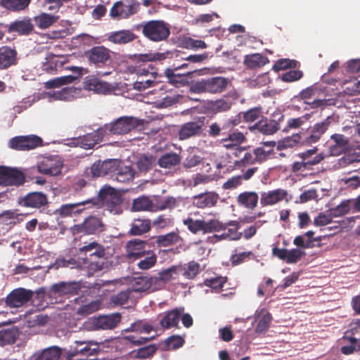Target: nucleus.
Here are the masks:
<instances>
[{
    "label": "nucleus",
    "instance_id": "44",
    "mask_svg": "<svg viewBox=\"0 0 360 360\" xmlns=\"http://www.w3.org/2000/svg\"><path fill=\"white\" fill-rule=\"evenodd\" d=\"M303 132L300 134H295L291 136H288L278 142L277 149L283 150L288 148H292L298 143L306 145L304 140L302 139Z\"/></svg>",
    "mask_w": 360,
    "mask_h": 360
},
{
    "label": "nucleus",
    "instance_id": "56",
    "mask_svg": "<svg viewBox=\"0 0 360 360\" xmlns=\"http://www.w3.org/2000/svg\"><path fill=\"white\" fill-rule=\"evenodd\" d=\"M331 140L335 143L333 146H330V150L333 152L335 150H345L349 146V139L343 134H334L330 136Z\"/></svg>",
    "mask_w": 360,
    "mask_h": 360
},
{
    "label": "nucleus",
    "instance_id": "25",
    "mask_svg": "<svg viewBox=\"0 0 360 360\" xmlns=\"http://www.w3.org/2000/svg\"><path fill=\"white\" fill-rule=\"evenodd\" d=\"M184 311V307H176L165 311L163 317L160 321V326L163 329L179 328V321Z\"/></svg>",
    "mask_w": 360,
    "mask_h": 360
},
{
    "label": "nucleus",
    "instance_id": "54",
    "mask_svg": "<svg viewBox=\"0 0 360 360\" xmlns=\"http://www.w3.org/2000/svg\"><path fill=\"white\" fill-rule=\"evenodd\" d=\"M75 79L72 75H67L50 79L44 83V87L46 89L60 87L63 85L71 84Z\"/></svg>",
    "mask_w": 360,
    "mask_h": 360
},
{
    "label": "nucleus",
    "instance_id": "38",
    "mask_svg": "<svg viewBox=\"0 0 360 360\" xmlns=\"http://www.w3.org/2000/svg\"><path fill=\"white\" fill-rule=\"evenodd\" d=\"M19 335L20 331L18 328L15 326L0 330V346L15 343Z\"/></svg>",
    "mask_w": 360,
    "mask_h": 360
},
{
    "label": "nucleus",
    "instance_id": "3",
    "mask_svg": "<svg viewBox=\"0 0 360 360\" xmlns=\"http://www.w3.org/2000/svg\"><path fill=\"white\" fill-rule=\"evenodd\" d=\"M139 27L144 37L153 42L165 41L171 34L169 25L160 20L144 22Z\"/></svg>",
    "mask_w": 360,
    "mask_h": 360
},
{
    "label": "nucleus",
    "instance_id": "31",
    "mask_svg": "<svg viewBox=\"0 0 360 360\" xmlns=\"http://www.w3.org/2000/svg\"><path fill=\"white\" fill-rule=\"evenodd\" d=\"M136 35L129 30H122L111 32L108 40L116 44H124L133 41Z\"/></svg>",
    "mask_w": 360,
    "mask_h": 360
},
{
    "label": "nucleus",
    "instance_id": "36",
    "mask_svg": "<svg viewBox=\"0 0 360 360\" xmlns=\"http://www.w3.org/2000/svg\"><path fill=\"white\" fill-rule=\"evenodd\" d=\"M158 247H169L183 240L178 232H169L167 234L157 236L154 238Z\"/></svg>",
    "mask_w": 360,
    "mask_h": 360
},
{
    "label": "nucleus",
    "instance_id": "49",
    "mask_svg": "<svg viewBox=\"0 0 360 360\" xmlns=\"http://www.w3.org/2000/svg\"><path fill=\"white\" fill-rule=\"evenodd\" d=\"M60 355L61 350L59 347H51L36 354L34 360H58Z\"/></svg>",
    "mask_w": 360,
    "mask_h": 360
},
{
    "label": "nucleus",
    "instance_id": "40",
    "mask_svg": "<svg viewBox=\"0 0 360 360\" xmlns=\"http://www.w3.org/2000/svg\"><path fill=\"white\" fill-rule=\"evenodd\" d=\"M269 63L267 57L260 53H253L245 56L244 63L250 69H256L264 66Z\"/></svg>",
    "mask_w": 360,
    "mask_h": 360
},
{
    "label": "nucleus",
    "instance_id": "14",
    "mask_svg": "<svg viewBox=\"0 0 360 360\" xmlns=\"http://www.w3.org/2000/svg\"><path fill=\"white\" fill-rule=\"evenodd\" d=\"M97 353L96 348H91V343L85 341H75L67 352L69 360H86V359Z\"/></svg>",
    "mask_w": 360,
    "mask_h": 360
},
{
    "label": "nucleus",
    "instance_id": "10",
    "mask_svg": "<svg viewBox=\"0 0 360 360\" xmlns=\"http://www.w3.org/2000/svg\"><path fill=\"white\" fill-rule=\"evenodd\" d=\"M139 4L135 0H121L115 2L110 10V16L114 20L126 19L136 14Z\"/></svg>",
    "mask_w": 360,
    "mask_h": 360
},
{
    "label": "nucleus",
    "instance_id": "50",
    "mask_svg": "<svg viewBox=\"0 0 360 360\" xmlns=\"http://www.w3.org/2000/svg\"><path fill=\"white\" fill-rule=\"evenodd\" d=\"M175 275H179L176 266H172L167 269L162 270L158 273L157 276L153 277L154 283L162 282L167 283L172 279H175Z\"/></svg>",
    "mask_w": 360,
    "mask_h": 360
},
{
    "label": "nucleus",
    "instance_id": "27",
    "mask_svg": "<svg viewBox=\"0 0 360 360\" xmlns=\"http://www.w3.org/2000/svg\"><path fill=\"white\" fill-rule=\"evenodd\" d=\"M176 70L173 68H167L165 70V75L169 79V82L176 87L184 86L188 84V77L196 72V69L191 70L183 74H176Z\"/></svg>",
    "mask_w": 360,
    "mask_h": 360
},
{
    "label": "nucleus",
    "instance_id": "52",
    "mask_svg": "<svg viewBox=\"0 0 360 360\" xmlns=\"http://www.w3.org/2000/svg\"><path fill=\"white\" fill-rule=\"evenodd\" d=\"M174 53L166 51L164 53H150L145 54H139V62H151L155 60L162 61L166 58H173Z\"/></svg>",
    "mask_w": 360,
    "mask_h": 360
},
{
    "label": "nucleus",
    "instance_id": "28",
    "mask_svg": "<svg viewBox=\"0 0 360 360\" xmlns=\"http://www.w3.org/2000/svg\"><path fill=\"white\" fill-rule=\"evenodd\" d=\"M288 195V191L283 188L264 192L261 194L260 203L262 206L275 205L283 200Z\"/></svg>",
    "mask_w": 360,
    "mask_h": 360
},
{
    "label": "nucleus",
    "instance_id": "22",
    "mask_svg": "<svg viewBox=\"0 0 360 360\" xmlns=\"http://www.w3.org/2000/svg\"><path fill=\"white\" fill-rule=\"evenodd\" d=\"M81 290V284L77 281H60L51 286V292L58 295H76Z\"/></svg>",
    "mask_w": 360,
    "mask_h": 360
},
{
    "label": "nucleus",
    "instance_id": "30",
    "mask_svg": "<svg viewBox=\"0 0 360 360\" xmlns=\"http://www.w3.org/2000/svg\"><path fill=\"white\" fill-rule=\"evenodd\" d=\"M225 136V138H223L221 140V143L223 147L226 149H233L246 140L244 134L241 131H238V130L231 131V132L227 133Z\"/></svg>",
    "mask_w": 360,
    "mask_h": 360
},
{
    "label": "nucleus",
    "instance_id": "16",
    "mask_svg": "<svg viewBox=\"0 0 360 360\" xmlns=\"http://www.w3.org/2000/svg\"><path fill=\"white\" fill-rule=\"evenodd\" d=\"M42 145V139L36 135L16 136L11 139L9 146L18 150H29Z\"/></svg>",
    "mask_w": 360,
    "mask_h": 360
},
{
    "label": "nucleus",
    "instance_id": "1",
    "mask_svg": "<svg viewBox=\"0 0 360 360\" xmlns=\"http://www.w3.org/2000/svg\"><path fill=\"white\" fill-rule=\"evenodd\" d=\"M63 167V162L59 157H44L37 163L36 166L30 169L29 174L32 175L31 178L35 179L36 184L43 185L46 181L43 177L35 176L37 172L44 175L55 176L61 174Z\"/></svg>",
    "mask_w": 360,
    "mask_h": 360
},
{
    "label": "nucleus",
    "instance_id": "45",
    "mask_svg": "<svg viewBox=\"0 0 360 360\" xmlns=\"http://www.w3.org/2000/svg\"><path fill=\"white\" fill-rule=\"evenodd\" d=\"M323 159V155L321 153L316 155L312 162L304 161L295 162L292 165V171L293 172H304L311 169L313 165L319 164Z\"/></svg>",
    "mask_w": 360,
    "mask_h": 360
},
{
    "label": "nucleus",
    "instance_id": "7",
    "mask_svg": "<svg viewBox=\"0 0 360 360\" xmlns=\"http://www.w3.org/2000/svg\"><path fill=\"white\" fill-rule=\"evenodd\" d=\"M98 198L103 207L113 214L122 212L121 194L114 188L108 186L102 187L98 192Z\"/></svg>",
    "mask_w": 360,
    "mask_h": 360
},
{
    "label": "nucleus",
    "instance_id": "11",
    "mask_svg": "<svg viewBox=\"0 0 360 360\" xmlns=\"http://www.w3.org/2000/svg\"><path fill=\"white\" fill-rule=\"evenodd\" d=\"M71 230L73 234L96 235L105 230V225L101 218L89 216L82 223L73 226Z\"/></svg>",
    "mask_w": 360,
    "mask_h": 360
},
{
    "label": "nucleus",
    "instance_id": "21",
    "mask_svg": "<svg viewBox=\"0 0 360 360\" xmlns=\"http://www.w3.org/2000/svg\"><path fill=\"white\" fill-rule=\"evenodd\" d=\"M272 254L281 260L285 261L287 264H295L305 255V252L299 248L288 250L276 247L272 249Z\"/></svg>",
    "mask_w": 360,
    "mask_h": 360
},
{
    "label": "nucleus",
    "instance_id": "15",
    "mask_svg": "<svg viewBox=\"0 0 360 360\" xmlns=\"http://www.w3.org/2000/svg\"><path fill=\"white\" fill-rule=\"evenodd\" d=\"M25 176L16 168L0 166V185L20 186L24 184Z\"/></svg>",
    "mask_w": 360,
    "mask_h": 360
},
{
    "label": "nucleus",
    "instance_id": "35",
    "mask_svg": "<svg viewBox=\"0 0 360 360\" xmlns=\"http://www.w3.org/2000/svg\"><path fill=\"white\" fill-rule=\"evenodd\" d=\"M33 25L30 19L15 20L8 27V32H18L20 34L27 35L33 30Z\"/></svg>",
    "mask_w": 360,
    "mask_h": 360
},
{
    "label": "nucleus",
    "instance_id": "62",
    "mask_svg": "<svg viewBox=\"0 0 360 360\" xmlns=\"http://www.w3.org/2000/svg\"><path fill=\"white\" fill-rule=\"evenodd\" d=\"M224 224L225 226H226V227L228 226H233L234 231H233V233H231V234L225 233V234H222L221 236L214 235L212 236V238L216 239L215 241H219L220 240L228 238V237L231 240H238L241 238L243 234H242V233L237 231V230L238 229V223L237 221H229L228 224Z\"/></svg>",
    "mask_w": 360,
    "mask_h": 360
},
{
    "label": "nucleus",
    "instance_id": "59",
    "mask_svg": "<svg viewBox=\"0 0 360 360\" xmlns=\"http://www.w3.org/2000/svg\"><path fill=\"white\" fill-rule=\"evenodd\" d=\"M299 62L295 60H290L289 58H281L276 60L273 65L272 70L278 72L281 70H286L288 68H297Z\"/></svg>",
    "mask_w": 360,
    "mask_h": 360
},
{
    "label": "nucleus",
    "instance_id": "12",
    "mask_svg": "<svg viewBox=\"0 0 360 360\" xmlns=\"http://www.w3.org/2000/svg\"><path fill=\"white\" fill-rule=\"evenodd\" d=\"M111 51L104 46H96L84 51V56L89 64L101 68L110 60Z\"/></svg>",
    "mask_w": 360,
    "mask_h": 360
},
{
    "label": "nucleus",
    "instance_id": "57",
    "mask_svg": "<svg viewBox=\"0 0 360 360\" xmlns=\"http://www.w3.org/2000/svg\"><path fill=\"white\" fill-rule=\"evenodd\" d=\"M178 206V200L176 198L167 196L158 200L155 205V210H172Z\"/></svg>",
    "mask_w": 360,
    "mask_h": 360
},
{
    "label": "nucleus",
    "instance_id": "46",
    "mask_svg": "<svg viewBox=\"0 0 360 360\" xmlns=\"http://www.w3.org/2000/svg\"><path fill=\"white\" fill-rule=\"evenodd\" d=\"M139 55L134 56V65L130 67L131 72L138 76H147L149 73L153 74L150 70L153 68L148 64L149 62H139Z\"/></svg>",
    "mask_w": 360,
    "mask_h": 360
},
{
    "label": "nucleus",
    "instance_id": "47",
    "mask_svg": "<svg viewBox=\"0 0 360 360\" xmlns=\"http://www.w3.org/2000/svg\"><path fill=\"white\" fill-rule=\"evenodd\" d=\"M154 204L147 196H141L133 200L132 210L134 211H153Z\"/></svg>",
    "mask_w": 360,
    "mask_h": 360
},
{
    "label": "nucleus",
    "instance_id": "9",
    "mask_svg": "<svg viewBox=\"0 0 360 360\" xmlns=\"http://www.w3.org/2000/svg\"><path fill=\"white\" fill-rule=\"evenodd\" d=\"M334 122V116L329 115L324 120L310 126L306 131L303 132L302 139L304 140L306 145H311L318 142L333 125Z\"/></svg>",
    "mask_w": 360,
    "mask_h": 360
},
{
    "label": "nucleus",
    "instance_id": "6",
    "mask_svg": "<svg viewBox=\"0 0 360 360\" xmlns=\"http://www.w3.org/2000/svg\"><path fill=\"white\" fill-rule=\"evenodd\" d=\"M283 113L277 110L271 113L269 118L262 117L257 122L250 126L249 129L255 133L258 132L264 135H272L280 129L281 124L283 122Z\"/></svg>",
    "mask_w": 360,
    "mask_h": 360
},
{
    "label": "nucleus",
    "instance_id": "63",
    "mask_svg": "<svg viewBox=\"0 0 360 360\" xmlns=\"http://www.w3.org/2000/svg\"><path fill=\"white\" fill-rule=\"evenodd\" d=\"M184 340L180 335H172L165 340L166 349H176L183 346Z\"/></svg>",
    "mask_w": 360,
    "mask_h": 360
},
{
    "label": "nucleus",
    "instance_id": "42",
    "mask_svg": "<svg viewBox=\"0 0 360 360\" xmlns=\"http://www.w3.org/2000/svg\"><path fill=\"white\" fill-rule=\"evenodd\" d=\"M181 162V157L175 153H165L162 155L158 161V165L162 168L171 169L177 166Z\"/></svg>",
    "mask_w": 360,
    "mask_h": 360
},
{
    "label": "nucleus",
    "instance_id": "19",
    "mask_svg": "<svg viewBox=\"0 0 360 360\" xmlns=\"http://www.w3.org/2000/svg\"><path fill=\"white\" fill-rule=\"evenodd\" d=\"M103 132L104 129L100 127L91 133L75 139L74 143L84 149L93 148L96 144L103 140L105 136Z\"/></svg>",
    "mask_w": 360,
    "mask_h": 360
},
{
    "label": "nucleus",
    "instance_id": "37",
    "mask_svg": "<svg viewBox=\"0 0 360 360\" xmlns=\"http://www.w3.org/2000/svg\"><path fill=\"white\" fill-rule=\"evenodd\" d=\"M178 274L182 275L187 279H193L200 271V264L194 261H191L186 264L176 265Z\"/></svg>",
    "mask_w": 360,
    "mask_h": 360
},
{
    "label": "nucleus",
    "instance_id": "18",
    "mask_svg": "<svg viewBox=\"0 0 360 360\" xmlns=\"http://www.w3.org/2000/svg\"><path fill=\"white\" fill-rule=\"evenodd\" d=\"M18 203L26 207L41 208L48 204V198L42 192H31L19 198Z\"/></svg>",
    "mask_w": 360,
    "mask_h": 360
},
{
    "label": "nucleus",
    "instance_id": "48",
    "mask_svg": "<svg viewBox=\"0 0 360 360\" xmlns=\"http://www.w3.org/2000/svg\"><path fill=\"white\" fill-rule=\"evenodd\" d=\"M112 176L118 182L127 183L133 180L134 172L130 167L124 166L120 168L118 167L117 170L112 174Z\"/></svg>",
    "mask_w": 360,
    "mask_h": 360
},
{
    "label": "nucleus",
    "instance_id": "29",
    "mask_svg": "<svg viewBox=\"0 0 360 360\" xmlns=\"http://www.w3.org/2000/svg\"><path fill=\"white\" fill-rule=\"evenodd\" d=\"M219 199V195L215 192H205L194 195L193 204L198 208L211 207L214 206Z\"/></svg>",
    "mask_w": 360,
    "mask_h": 360
},
{
    "label": "nucleus",
    "instance_id": "17",
    "mask_svg": "<svg viewBox=\"0 0 360 360\" xmlns=\"http://www.w3.org/2000/svg\"><path fill=\"white\" fill-rule=\"evenodd\" d=\"M205 117H198L192 122L184 124L179 131V139L184 140L190 137L200 135L205 126Z\"/></svg>",
    "mask_w": 360,
    "mask_h": 360
},
{
    "label": "nucleus",
    "instance_id": "58",
    "mask_svg": "<svg viewBox=\"0 0 360 360\" xmlns=\"http://www.w3.org/2000/svg\"><path fill=\"white\" fill-rule=\"evenodd\" d=\"M155 158L152 156L142 155L136 162L137 168L140 172H147L154 166Z\"/></svg>",
    "mask_w": 360,
    "mask_h": 360
},
{
    "label": "nucleus",
    "instance_id": "60",
    "mask_svg": "<svg viewBox=\"0 0 360 360\" xmlns=\"http://www.w3.org/2000/svg\"><path fill=\"white\" fill-rule=\"evenodd\" d=\"M352 210L351 199L343 200L340 205L329 211L333 217H338L347 214Z\"/></svg>",
    "mask_w": 360,
    "mask_h": 360
},
{
    "label": "nucleus",
    "instance_id": "41",
    "mask_svg": "<svg viewBox=\"0 0 360 360\" xmlns=\"http://www.w3.org/2000/svg\"><path fill=\"white\" fill-rule=\"evenodd\" d=\"M153 283H154L153 277L148 275L134 277L131 284V290L134 292L146 291L150 288Z\"/></svg>",
    "mask_w": 360,
    "mask_h": 360
},
{
    "label": "nucleus",
    "instance_id": "8",
    "mask_svg": "<svg viewBox=\"0 0 360 360\" xmlns=\"http://www.w3.org/2000/svg\"><path fill=\"white\" fill-rule=\"evenodd\" d=\"M184 224L194 234L200 231H202L203 233L219 232L226 229V226L216 219L205 221L188 217L186 219L184 220Z\"/></svg>",
    "mask_w": 360,
    "mask_h": 360
},
{
    "label": "nucleus",
    "instance_id": "34",
    "mask_svg": "<svg viewBox=\"0 0 360 360\" xmlns=\"http://www.w3.org/2000/svg\"><path fill=\"white\" fill-rule=\"evenodd\" d=\"M255 316L257 319L260 318L256 326L255 332L259 334L264 333L269 328L272 320L271 314L263 308L256 311Z\"/></svg>",
    "mask_w": 360,
    "mask_h": 360
},
{
    "label": "nucleus",
    "instance_id": "51",
    "mask_svg": "<svg viewBox=\"0 0 360 360\" xmlns=\"http://www.w3.org/2000/svg\"><path fill=\"white\" fill-rule=\"evenodd\" d=\"M58 20V16L45 13H42L34 18L37 26L41 29L48 28Z\"/></svg>",
    "mask_w": 360,
    "mask_h": 360
},
{
    "label": "nucleus",
    "instance_id": "26",
    "mask_svg": "<svg viewBox=\"0 0 360 360\" xmlns=\"http://www.w3.org/2000/svg\"><path fill=\"white\" fill-rule=\"evenodd\" d=\"M18 53L8 46L0 47V70H6L17 63Z\"/></svg>",
    "mask_w": 360,
    "mask_h": 360
},
{
    "label": "nucleus",
    "instance_id": "5",
    "mask_svg": "<svg viewBox=\"0 0 360 360\" xmlns=\"http://www.w3.org/2000/svg\"><path fill=\"white\" fill-rule=\"evenodd\" d=\"M141 124V120L136 117L122 116L109 124H105L101 128L104 129V136L122 135L130 132Z\"/></svg>",
    "mask_w": 360,
    "mask_h": 360
},
{
    "label": "nucleus",
    "instance_id": "4",
    "mask_svg": "<svg viewBox=\"0 0 360 360\" xmlns=\"http://www.w3.org/2000/svg\"><path fill=\"white\" fill-rule=\"evenodd\" d=\"M228 81L222 77H212L194 81L189 87V91L194 94H218L226 87Z\"/></svg>",
    "mask_w": 360,
    "mask_h": 360
},
{
    "label": "nucleus",
    "instance_id": "20",
    "mask_svg": "<svg viewBox=\"0 0 360 360\" xmlns=\"http://www.w3.org/2000/svg\"><path fill=\"white\" fill-rule=\"evenodd\" d=\"M147 242L134 238L127 242L125 245L126 256L129 259H141L146 256Z\"/></svg>",
    "mask_w": 360,
    "mask_h": 360
},
{
    "label": "nucleus",
    "instance_id": "33",
    "mask_svg": "<svg viewBox=\"0 0 360 360\" xmlns=\"http://www.w3.org/2000/svg\"><path fill=\"white\" fill-rule=\"evenodd\" d=\"M89 203H91V200L62 205L58 210V212L62 217H70L73 214H77L81 213L84 210V208L82 207Z\"/></svg>",
    "mask_w": 360,
    "mask_h": 360
},
{
    "label": "nucleus",
    "instance_id": "23",
    "mask_svg": "<svg viewBox=\"0 0 360 360\" xmlns=\"http://www.w3.org/2000/svg\"><path fill=\"white\" fill-rule=\"evenodd\" d=\"M239 124V120L237 119H229L226 120L222 124L218 122H212L207 130L209 136L216 138L218 136H226L227 133L233 130V128Z\"/></svg>",
    "mask_w": 360,
    "mask_h": 360
},
{
    "label": "nucleus",
    "instance_id": "32",
    "mask_svg": "<svg viewBox=\"0 0 360 360\" xmlns=\"http://www.w3.org/2000/svg\"><path fill=\"white\" fill-rule=\"evenodd\" d=\"M259 195L255 191H244L240 193L236 201L238 205L249 210H254L258 203Z\"/></svg>",
    "mask_w": 360,
    "mask_h": 360
},
{
    "label": "nucleus",
    "instance_id": "43",
    "mask_svg": "<svg viewBox=\"0 0 360 360\" xmlns=\"http://www.w3.org/2000/svg\"><path fill=\"white\" fill-rule=\"evenodd\" d=\"M84 86L90 91L98 93H105L110 91V85L107 82H103L96 77L86 78Z\"/></svg>",
    "mask_w": 360,
    "mask_h": 360
},
{
    "label": "nucleus",
    "instance_id": "61",
    "mask_svg": "<svg viewBox=\"0 0 360 360\" xmlns=\"http://www.w3.org/2000/svg\"><path fill=\"white\" fill-rule=\"evenodd\" d=\"M131 292V289H127L112 295L110 297V302L115 306H122L128 302Z\"/></svg>",
    "mask_w": 360,
    "mask_h": 360
},
{
    "label": "nucleus",
    "instance_id": "55",
    "mask_svg": "<svg viewBox=\"0 0 360 360\" xmlns=\"http://www.w3.org/2000/svg\"><path fill=\"white\" fill-rule=\"evenodd\" d=\"M137 263V266L141 270H148L152 268L157 262V256L153 251L148 250L146 256Z\"/></svg>",
    "mask_w": 360,
    "mask_h": 360
},
{
    "label": "nucleus",
    "instance_id": "39",
    "mask_svg": "<svg viewBox=\"0 0 360 360\" xmlns=\"http://www.w3.org/2000/svg\"><path fill=\"white\" fill-rule=\"evenodd\" d=\"M151 229L150 219H136L131 225L129 234L131 236H141L148 233Z\"/></svg>",
    "mask_w": 360,
    "mask_h": 360
},
{
    "label": "nucleus",
    "instance_id": "13",
    "mask_svg": "<svg viewBox=\"0 0 360 360\" xmlns=\"http://www.w3.org/2000/svg\"><path fill=\"white\" fill-rule=\"evenodd\" d=\"M34 292L23 288L13 290L5 298V304L10 308H18L30 302Z\"/></svg>",
    "mask_w": 360,
    "mask_h": 360
},
{
    "label": "nucleus",
    "instance_id": "53",
    "mask_svg": "<svg viewBox=\"0 0 360 360\" xmlns=\"http://www.w3.org/2000/svg\"><path fill=\"white\" fill-rule=\"evenodd\" d=\"M31 0H1L4 8L13 11H22L26 8Z\"/></svg>",
    "mask_w": 360,
    "mask_h": 360
},
{
    "label": "nucleus",
    "instance_id": "2",
    "mask_svg": "<svg viewBox=\"0 0 360 360\" xmlns=\"http://www.w3.org/2000/svg\"><path fill=\"white\" fill-rule=\"evenodd\" d=\"M78 252L83 261V264L89 271L95 272L102 269L103 262L98 259H104L105 249L103 246L96 241L91 242L78 249Z\"/></svg>",
    "mask_w": 360,
    "mask_h": 360
},
{
    "label": "nucleus",
    "instance_id": "24",
    "mask_svg": "<svg viewBox=\"0 0 360 360\" xmlns=\"http://www.w3.org/2000/svg\"><path fill=\"white\" fill-rule=\"evenodd\" d=\"M121 321L120 313L101 315L92 321V325L96 329L109 330L115 328Z\"/></svg>",
    "mask_w": 360,
    "mask_h": 360
},
{
    "label": "nucleus",
    "instance_id": "64",
    "mask_svg": "<svg viewBox=\"0 0 360 360\" xmlns=\"http://www.w3.org/2000/svg\"><path fill=\"white\" fill-rule=\"evenodd\" d=\"M101 162V167L104 170L105 175L114 174L117 170V167L120 163V162L116 159H108Z\"/></svg>",
    "mask_w": 360,
    "mask_h": 360
}]
</instances>
